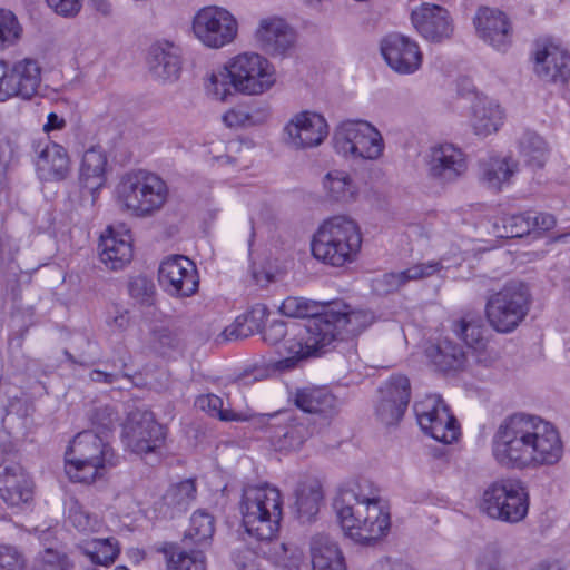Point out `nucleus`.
<instances>
[{
    "label": "nucleus",
    "instance_id": "13",
    "mask_svg": "<svg viewBox=\"0 0 570 570\" xmlns=\"http://www.w3.org/2000/svg\"><path fill=\"white\" fill-rule=\"evenodd\" d=\"M235 91L246 95H261L275 83L274 70L263 56L245 52L233 58L227 65Z\"/></svg>",
    "mask_w": 570,
    "mask_h": 570
},
{
    "label": "nucleus",
    "instance_id": "46",
    "mask_svg": "<svg viewBox=\"0 0 570 570\" xmlns=\"http://www.w3.org/2000/svg\"><path fill=\"white\" fill-rule=\"evenodd\" d=\"M269 114L266 108L236 107L223 116L227 127H252L263 124Z\"/></svg>",
    "mask_w": 570,
    "mask_h": 570
},
{
    "label": "nucleus",
    "instance_id": "49",
    "mask_svg": "<svg viewBox=\"0 0 570 570\" xmlns=\"http://www.w3.org/2000/svg\"><path fill=\"white\" fill-rule=\"evenodd\" d=\"M279 311L285 316L307 318V322L321 315L317 311V305L304 297H287L283 301Z\"/></svg>",
    "mask_w": 570,
    "mask_h": 570
},
{
    "label": "nucleus",
    "instance_id": "33",
    "mask_svg": "<svg viewBox=\"0 0 570 570\" xmlns=\"http://www.w3.org/2000/svg\"><path fill=\"white\" fill-rule=\"evenodd\" d=\"M107 151L101 145L88 148L82 156L80 166V183L92 198L105 186L107 178Z\"/></svg>",
    "mask_w": 570,
    "mask_h": 570
},
{
    "label": "nucleus",
    "instance_id": "36",
    "mask_svg": "<svg viewBox=\"0 0 570 570\" xmlns=\"http://www.w3.org/2000/svg\"><path fill=\"white\" fill-rule=\"evenodd\" d=\"M480 179L489 189L500 191L518 171V161L512 157H491L480 165Z\"/></svg>",
    "mask_w": 570,
    "mask_h": 570
},
{
    "label": "nucleus",
    "instance_id": "19",
    "mask_svg": "<svg viewBox=\"0 0 570 570\" xmlns=\"http://www.w3.org/2000/svg\"><path fill=\"white\" fill-rule=\"evenodd\" d=\"M425 161L428 176L440 185L455 183L468 169L465 154L453 144H440L431 147Z\"/></svg>",
    "mask_w": 570,
    "mask_h": 570
},
{
    "label": "nucleus",
    "instance_id": "53",
    "mask_svg": "<svg viewBox=\"0 0 570 570\" xmlns=\"http://www.w3.org/2000/svg\"><path fill=\"white\" fill-rule=\"evenodd\" d=\"M129 295L138 303L151 305L156 287L153 279L145 275L132 277L128 283Z\"/></svg>",
    "mask_w": 570,
    "mask_h": 570
},
{
    "label": "nucleus",
    "instance_id": "32",
    "mask_svg": "<svg viewBox=\"0 0 570 570\" xmlns=\"http://www.w3.org/2000/svg\"><path fill=\"white\" fill-rule=\"evenodd\" d=\"M321 430L316 421L307 415H295L285 419V425L275 432V442L279 450H298L309 438Z\"/></svg>",
    "mask_w": 570,
    "mask_h": 570
},
{
    "label": "nucleus",
    "instance_id": "26",
    "mask_svg": "<svg viewBox=\"0 0 570 570\" xmlns=\"http://www.w3.org/2000/svg\"><path fill=\"white\" fill-rule=\"evenodd\" d=\"M284 130L294 148H312L325 139L328 126L322 115L305 110L296 114Z\"/></svg>",
    "mask_w": 570,
    "mask_h": 570
},
{
    "label": "nucleus",
    "instance_id": "29",
    "mask_svg": "<svg viewBox=\"0 0 570 570\" xmlns=\"http://www.w3.org/2000/svg\"><path fill=\"white\" fill-rule=\"evenodd\" d=\"M0 498L9 507H19L32 499V481L21 465L0 464Z\"/></svg>",
    "mask_w": 570,
    "mask_h": 570
},
{
    "label": "nucleus",
    "instance_id": "17",
    "mask_svg": "<svg viewBox=\"0 0 570 570\" xmlns=\"http://www.w3.org/2000/svg\"><path fill=\"white\" fill-rule=\"evenodd\" d=\"M492 455L494 460L505 469H534L539 468L535 456L524 450L513 431L512 423L508 416L499 424L491 441Z\"/></svg>",
    "mask_w": 570,
    "mask_h": 570
},
{
    "label": "nucleus",
    "instance_id": "40",
    "mask_svg": "<svg viewBox=\"0 0 570 570\" xmlns=\"http://www.w3.org/2000/svg\"><path fill=\"white\" fill-rule=\"evenodd\" d=\"M168 570H206L205 550L171 543L164 549Z\"/></svg>",
    "mask_w": 570,
    "mask_h": 570
},
{
    "label": "nucleus",
    "instance_id": "22",
    "mask_svg": "<svg viewBox=\"0 0 570 570\" xmlns=\"http://www.w3.org/2000/svg\"><path fill=\"white\" fill-rule=\"evenodd\" d=\"M534 72L547 82H567L570 78V52L550 41L537 42Z\"/></svg>",
    "mask_w": 570,
    "mask_h": 570
},
{
    "label": "nucleus",
    "instance_id": "14",
    "mask_svg": "<svg viewBox=\"0 0 570 570\" xmlns=\"http://www.w3.org/2000/svg\"><path fill=\"white\" fill-rule=\"evenodd\" d=\"M191 28L195 37L203 45L209 48H222L235 39L238 24L226 9L209 6L196 12Z\"/></svg>",
    "mask_w": 570,
    "mask_h": 570
},
{
    "label": "nucleus",
    "instance_id": "44",
    "mask_svg": "<svg viewBox=\"0 0 570 570\" xmlns=\"http://www.w3.org/2000/svg\"><path fill=\"white\" fill-rule=\"evenodd\" d=\"M293 326L295 328H297V332L294 334L293 337L286 338V340H285V336L287 334V323L284 322V321H273V322H271L267 326H265L262 330L263 340L266 343L271 344V345H276V344L281 343V345L278 347V353L281 355H285L283 358H281V360L276 361L275 363H273V368L275 371L284 372V371H289L291 370V368H278V366H277V363H279L283 360H286V358L291 357V354L285 350L284 344L288 340L299 338L301 335L305 336L304 330L306 327V324L303 327L297 326L296 324H293Z\"/></svg>",
    "mask_w": 570,
    "mask_h": 570
},
{
    "label": "nucleus",
    "instance_id": "42",
    "mask_svg": "<svg viewBox=\"0 0 570 570\" xmlns=\"http://www.w3.org/2000/svg\"><path fill=\"white\" fill-rule=\"evenodd\" d=\"M323 187L328 198L348 203L357 195V188L350 175L343 170H331L323 179Z\"/></svg>",
    "mask_w": 570,
    "mask_h": 570
},
{
    "label": "nucleus",
    "instance_id": "37",
    "mask_svg": "<svg viewBox=\"0 0 570 570\" xmlns=\"http://www.w3.org/2000/svg\"><path fill=\"white\" fill-rule=\"evenodd\" d=\"M109 269L119 271L134 257L131 230L125 225L109 226Z\"/></svg>",
    "mask_w": 570,
    "mask_h": 570
},
{
    "label": "nucleus",
    "instance_id": "34",
    "mask_svg": "<svg viewBox=\"0 0 570 570\" xmlns=\"http://www.w3.org/2000/svg\"><path fill=\"white\" fill-rule=\"evenodd\" d=\"M311 560L313 570H346L337 543L323 533L311 540Z\"/></svg>",
    "mask_w": 570,
    "mask_h": 570
},
{
    "label": "nucleus",
    "instance_id": "41",
    "mask_svg": "<svg viewBox=\"0 0 570 570\" xmlns=\"http://www.w3.org/2000/svg\"><path fill=\"white\" fill-rule=\"evenodd\" d=\"M295 513L301 522H311L317 514L320 502L322 500V491L320 484L303 483L295 490Z\"/></svg>",
    "mask_w": 570,
    "mask_h": 570
},
{
    "label": "nucleus",
    "instance_id": "52",
    "mask_svg": "<svg viewBox=\"0 0 570 570\" xmlns=\"http://www.w3.org/2000/svg\"><path fill=\"white\" fill-rule=\"evenodd\" d=\"M67 522L80 532L96 531L98 524L97 520L75 499H70L67 504Z\"/></svg>",
    "mask_w": 570,
    "mask_h": 570
},
{
    "label": "nucleus",
    "instance_id": "7",
    "mask_svg": "<svg viewBox=\"0 0 570 570\" xmlns=\"http://www.w3.org/2000/svg\"><path fill=\"white\" fill-rule=\"evenodd\" d=\"M106 443L95 431L78 433L65 453V471L73 482L90 483L105 472Z\"/></svg>",
    "mask_w": 570,
    "mask_h": 570
},
{
    "label": "nucleus",
    "instance_id": "4",
    "mask_svg": "<svg viewBox=\"0 0 570 570\" xmlns=\"http://www.w3.org/2000/svg\"><path fill=\"white\" fill-rule=\"evenodd\" d=\"M114 193L116 203L124 210L138 218H149L164 208L169 187L154 171L132 169L119 178Z\"/></svg>",
    "mask_w": 570,
    "mask_h": 570
},
{
    "label": "nucleus",
    "instance_id": "16",
    "mask_svg": "<svg viewBox=\"0 0 570 570\" xmlns=\"http://www.w3.org/2000/svg\"><path fill=\"white\" fill-rule=\"evenodd\" d=\"M158 281L164 291L175 297H189L199 285L196 265L184 255L166 257L159 265Z\"/></svg>",
    "mask_w": 570,
    "mask_h": 570
},
{
    "label": "nucleus",
    "instance_id": "15",
    "mask_svg": "<svg viewBox=\"0 0 570 570\" xmlns=\"http://www.w3.org/2000/svg\"><path fill=\"white\" fill-rule=\"evenodd\" d=\"M41 81V69L33 59H22L11 66L0 61V101L10 98H32Z\"/></svg>",
    "mask_w": 570,
    "mask_h": 570
},
{
    "label": "nucleus",
    "instance_id": "30",
    "mask_svg": "<svg viewBox=\"0 0 570 570\" xmlns=\"http://www.w3.org/2000/svg\"><path fill=\"white\" fill-rule=\"evenodd\" d=\"M256 39L267 53L282 56L293 48L295 32L284 19L269 17L259 21Z\"/></svg>",
    "mask_w": 570,
    "mask_h": 570
},
{
    "label": "nucleus",
    "instance_id": "11",
    "mask_svg": "<svg viewBox=\"0 0 570 570\" xmlns=\"http://www.w3.org/2000/svg\"><path fill=\"white\" fill-rule=\"evenodd\" d=\"M335 150L353 159H377L384 148L380 131L365 120L342 122L333 137Z\"/></svg>",
    "mask_w": 570,
    "mask_h": 570
},
{
    "label": "nucleus",
    "instance_id": "18",
    "mask_svg": "<svg viewBox=\"0 0 570 570\" xmlns=\"http://www.w3.org/2000/svg\"><path fill=\"white\" fill-rule=\"evenodd\" d=\"M473 26L476 37L499 52H507L512 46L513 27L508 14L497 8L480 7Z\"/></svg>",
    "mask_w": 570,
    "mask_h": 570
},
{
    "label": "nucleus",
    "instance_id": "5",
    "mask_svg": "<svg viewBox=\"0 0 570 570\" xmlns=\"http://www.w3.org/2000/svg\"><path fill=\"white\" fill-rule=\"evenodd\" d=\"M361 246L362 234L357 223L344 215L326 219L314 234L311 244L313 256L334 267L356 261Z\"/></svg>",
    "mask_w": 570,
    "mask_h": 570
},
{
    "label": "nucleus",
    "instance_id": "39",
    "mask_svg": "<svg viewBox=\"0 0 570 570\" xmlns=\"http://www.w3.org/2000/svg\"><path fill=\"white\" fill-rule=\"evenodd\" d=\"M215 532V520L209 513L197 510L193 513L188 529L179 544L207 550Z\"/></svg>",
    "mask_w": 570,
    "mask_h": 570
},
{
    "label": "nucleus",
    "instance_id": "35",
    "mask_svg": "<svg viewBox=\"0 0 570 570\" xmlns=\"http://www.w3.org/2000/svg\"><path fill=\"white\" fill-rule=\"evenodd\" d=\"M428 358L441 372L461 371L464 368L468 356L462 346L449 338L440 340L430 345L426 351Z\"/></svg>",
    "mask_w": 570,
    "mask_h": 570
},
{
    "label": "nucleus",
    "instance_id": "62",
    "mask_svg": "<svg viewBox=\"0 0 570 570\" xmlns=\"http://www.w3.org/2000/svg\"><path fill=\"white\" fill-rule=\"evenodd\" d=\"M267 368L254 367L250 371H245L238 376L237 381L240 385H248L255 381L263 380L267 376Z\"/></svg>",
    "mask_w": 570,
    "mask_h": 570
},
{
    "label": "nucleus",
    "instance_id": "23",
    "mask_svg": "<svg viewBox=\"0 0 570 570\" xmlns=\"http://www.w3.org/2000/svg\"><path fill=\"white\" fill-rule=\"evenodd\" d=\"M381 391V400L376 406V415L385 425H393L403 417L410 399V380L404 375H393Z\"/></svg>",
    "mask_w": 570,
    "mask_h": 570
},
{
    "label": "nucleus",
    "instance_id": "28",
    "mask_svg": "<svg viewBox=\"0 0 570 570\" xmlns=\"http://www.w3.org/2000/svg\"><path fill=\"white\" fill-rule=\"evenodd\" d=\"M197 498L195 479H186L171 484L164 495L154 503L157 518L174 519L186 512Z\"/></svg>",
    "mask_w": 570,
    "mask_h": 570
},
{
    "label": "nucleus",
    "instance_id": "25",
    "mask_svg": "<svg viewBox=\"0 0 570 570\" xmlns=\"http://www.w3.org/2000/svg\"><path fill=\"white\" fill-rule=\"evenodd\" d=\"M411 21L417 32L432 42L450 39L454 30L449 11L439 4L422 3L412 11Z\"/></svg>",
    "mask_w": 570,
    "mask_h": 570
},
{
    "label": "nucleus",
    "instance_id": "8",
    "mask_svg": "<svg viewBox=\"0 0 570 570\" xmlns=\"http://www.w3.org/2000/svg\"><path fill=\"white\" fill-rule=\"evenodd\" d=\"M480 507L491 519L518 523L528 514L529 494L520 480L502 479L484 490Z\"/></svg>",
    "mask_w": 570,
    "mask_h": 570
},
{
    "label": "nucleus",
    "instance_id": "9",
    "mask_svg": "<svg viewBox=\"0 0 570 570\" xmlns=\"http://www.w3.org/2000/svg\"><path fill=\"white\" fill-rule=\"evenodd\" d=\"M530 297L527 284L520 281L507 283L487 302L485 314L490 325L501 333L515 330L529 312Z\"/></svg>",
    "mask_w": 570,
    "mask_h": 570
},
{
    "label": "nucleus",
    "instance_id": "60",
    "mask_svg": "<svg viewBox=\"0 0 570 570\" xmlns=\"http://www.w3.org/2000/svg\"><path fill=\"white\" fill-rule=\"evenodd\" d=\"M532 232H548L556 226V217L549 213L530 212Z\"/></svg>",
    "mask_w": 570,
    "mask_h": 570
},
{
    "label": "nucleus",
    "instance_id": "21",
    "mask_svg": "<svg viewBox=\"0 0 570 570\" xmlns=\"http://www.w3.org/2000/svg\"><path fill=\"white\" fill-rule=\"evenodd\" d=\"M381 52L389 67L400 75L414 73L422 65V52L417 43L400 33L384 37Z\"/></svg>",
    "mask_w": 570,
    "mask_h": 570
},
{
    "label": "nucleus",
    "instance_id": "31",
    "mask_svg": "<svg viewBox=\"0 0 570 570\" xmlns=\"http://www.w3.org/2000/svg\"><path fill=\"white\" fill-rule=\"evenodd\" d=\"M444 268L442 261L421 263L401 272H390L372 279V289L380 296H385L399 291L410 281L430 277Z\"/></svg>",
    "mask_w": 570,
    "mask_h": 570
},
{
    "label": "nucleus",
    "instance_id": "59",
    "mask_svg": "<svg viewBox=\"0 0 570 570\" xmlns=\"http://www.w3.org/2000/svg\"><path fill=\"white\" fill-rule=\"evenodd\" d=\"M154 344L160 353H166L177 346V338L167 327H159L154 331Z\"/></svg>",
    "mask_w": 570,
    "mask_h": 570
},
{
    "label": "nucleus",
    "instance_id": "3",
    "mask_svg": "<svg viewBox=\"0 0 570 570\" xmlns=\"http://www.w3.org/2000/svg\"><path fill=\"white\" fill-rule=\"evenodd\" d=\"M240 513L247 534L261 544L273 546L267 551L263 550L264 554H271L282 560L288 559L289 566H298L302 552L297 548L274 542L283 517V498L276 487L269 483L244 487Z\"/></svg>",
    "mask_w": 570,
    "mask_h": 570
},
{
    "label": "nucleus",
    "instance_id": "6",
    "mask_svg": "<svg viewBox=\"0 0 570 570\" xmlns=\"http://www.w3.org/2000/svg\"><path fill=\"white\" fill-rule=\"evenodd\" d=\"M520 442L539 466L560 461L563 445L556 428L539 416L514 413L508 416Z\"/></svg>",
    "mask_w": 570,
    "mask_h": 570
},
{
    "label": "nucleus",
    "instance_id": "20",
    "mask_svg": "<svg viewBox=\"0 0 570 570\" xmlns=\"http://www.w3.org/2000/svg\"><path fill=\"white\" fill-rule=\"evenodd\" d=\"M294 404L303 411L301 415L312 417L321 429L328 425L338 413L337 397L325 386H306L293 393Z\"/></svg>",
    "mask_w": 570,
    "mask_h": 570
},
{
    "label": "nucleus",
    "instance_id": "63",
    "mask_svg": "<svg viewBox=\"0 0 570 570\" xmlns=\"http://www.w3.org/2000/svg\"><path fill=\"white\" fill-rule=\"evenodd\" d=\"M371 570H414L410 564L399 561V560H392L390 558L380 560L373 567Z\"/></svg>",
    "mask_w": 570,
    "mask_h": 570
},
{
    "label": "nucleus",
    "instance_id": "1",
    "mask_svg": "<svg viewBox=\"0 0 570 570\" xmlns=\"http://www.w3.org/2000/svg\"><path fill=\"white\" fill-rule=\"evenodd\" d=\"M374 322L372 312L334 302L320 316L306 322L305 336L288 340L284 347L291 357L277 363L278 368H294L299 361L325 351L336 340L360 335Z\"/></svg>",
    "mask_w": 570,
    "mask_h": 570
},
{
    "label": "nucleus",
    "instance_id": "55",
    "mask_svg": "<svg viewBox=\"0 0 570 570\" xmlns=\"http://www.w3.org/2000/svg\"><path fill=\"white\" fill-rule=\"evenodd\" d=\"M196 404L210 416L218 417L222 421H230L233 417L228 411L223 410V400L214 394L202 395Z\"/></svg>",
    "mask_w": 570,
    "mask_h": 570
},
{
    "label": "nucleus",
    "instance_id": "45",
    "mask_svg": "<svg viewBox=\"0 0 570 570\" xmlns=\"http://www.w3.org/2000/svg\"><path fill=\"white\" fill-rule=\"evenodd\" d=\"M520 153L527 158V161L538 168L543 167L548 149L547 144L537 132L527 130L519 139Z\"/></svg>",
    "mask_w": 570,
    "mask_h": 570
},
{
    "label": "nucleus",
    "instance_id": "54",
    "mask_svg": "<svg viewBox=\"0 0 570 570\" xmlns=\"http://www.w3.org/2000/svg\"><path fill=\"white\" fill-rule=\"evenodd\" d=\"M79 549L96 566H107V539H91L79 544Z\"/></svg>",
    "mask_w": 570,
    "mask_h": 570
},
{
    "label": "nucleus",
    "instance_id": "2",
    "mask_svg": "<svg viewBox=\"0 0 570 570\" xmlns=\"http://www.w3.org/2000/svg\"><path fill=\"white\" fill-rule=\"evenodd\" d=\"M334 509L344 533L362 546H372L387 535L390 512L367 481L340 488Z\"/></svg>",
    "mask_w": 570,
    "mask_h": 570
},
{
    "label": "nucleus",
    "instance_id": "24",
    "mask_svg": "<svg viewBox=\"0 0 570 570\" xmlns=\"http://www.w3.org/2000/svg\"><path fill=\"white\" fill-rule=\"evenodd\" d=\"M147 67L154 79L163 85L178 81L183 70L180 48L169 41L153 43L147 53Z\"/></svg>",
    "mask_w": 570,
    "mask_h": 570
},
{
    "label": "nucleus",
    "instance_id": "64",
    "mask_svg": "<svg viewBox=\"0 0 570 570\" xmlns=\"http://www.w3.org/2000/svg\"><path fill=\"white\" fill-rule=\"evenodd\" d=\"M478 570H503L500 560L494 551L484 554L478 564Z\"/></svg>",
    "mask_w": 570,
    "mask_h": 570
},
{
    "label": "nucleus",
    "instance_id": "10",
    "mask_svg": "<svg viewBox=\"0 0 570 570\" xmlns=\"http://www.w3.org/2000/svg\"><path fill=\"white\" fill-rule=\"evenodd\" d=\"M166 428L157 422L149 410L131 411L122 424L120 439L125 449L141 458L156 454L164 448Z\"/></svg>",
    "mask_w": 570,
    "mask_h": 570
},
{
    "label": "nucleus",
    "instance_id": "51",
    "mask_svg": "<svg viewBox=\"0 0 570 570\" xmlns=\"http://www.w3.org/2000/svg\"><path fill=\"white\" fill-rule=\"evenodd\" d=\"M22 27L13 12L0 9V50L13 46L21 37Z\"/></svg>",
    "mask_w": 570,
    "mask_h": 570
},
{
    "label": "nucleus",
    "instance_id": "61",
    "mask_svg": "<svg viewBox=\"0 0 570 570\" xmlns=\"http://www.w3.org/2000/svg\"><path fill=\"white\" fill-rule=\"evenodd\" d=\"M116 513L128 514L134 508V499L130 492H124L115 498V504L112 505Z\"/></svg>",
    "mask_w": 570,
    "mask_h": 570
},
{
    "label": "nucleus",
    "instance_id": "57",
    "mask_svg": "<svg viewBox=\"0 0 570 570\" xmlns=\"http://www.w3.org/2000/svg\"><path fill=\"white\" fill-rule=\"evenodd\" d=\"M471 356L474 358L476 364L483 367H492L500 360V354L498 350L492 346H489L487 343H484V345H481L476 350L472 351Z\"/></svg>",
    "mask_w": 570,
    "mask_h": 570
},
{
    "label": "nucleus",
    "instance_id": "58",
    "mask_svg": "<svg viewBox=\"0 0 570 570\" xmlns=\"http://www.w3.org/2000/svg\"><path fill=\"white\" fill-rule=\"evenodd\" d=\"M46 2L57 14L65 18L77 16L82 6L81 0H46Z\"/></svg>",
    "mask_w": 570,
    "mask_h": 570
},
{
    "label": "nucleus",
    "instance_id": "38",
    "mask_svg": "<svg viewBox=\"0 0 570 570\" xmlns=\"http://www.w3.org/2000/svg\"><path fill=\"white\" fill-rule=\"evenodd\" d=\"M471 125L479 136H489L497 132L503 121V111L493 100L478 99L472 108Z\"/></svg>",
    "mask_w": 570,
    "mask_h": 570
},
{
    "label": "nucleus",
    "instance_id": "27",
    "mask_svg": "<svg viewBox=\"0 0 570 570\" xmlns=\"http://www.w3.org/2000/svg\"><path fill=\"white\" fill-rule=\"evenodd\" d=\"M36 169L43 180H63L69 173V157L66 149L50 140L33 145Z\"/></svg>",
    "mask_w": 570,
    "mask_h": 570
},
{
    "label": "nucleus",
    "instance_id": "50",
    "mask_svg": "<svg viewBox=\"0 0 570 570\" xmlns=\"http://www.w3.org/2000/svg\"><path fill=\"white\" fill-rule=\"evenodd\" d=\"M503 232L499 233L502 238H520L529 235L531 229L530 212L514 215H507L500 219Z\"/></svg>",
    "mask_w": 570,
    "mask_h": 570
},
{
    "label": "nucleus",
    "instance_id": "48",
    "mask_svg": "<svg viewBox=\"0 0 570 570\" xmlns=\"http://www.w3.org/2000/svg\"><path fill=\"white\" fill-rule=\"evenodd\" d=\"M208 95L215 99L225 101L235 91V81L227 66L214 71L206 85Z\"/></svg>",
    "mask_w": 570,
    "mask_h": 570
},
{
    "label": "nucleus",
    "instance_id": "12",
    "mask_svg": "<svg viewBox=\"0 0 570 570\" xmlns=\"http://www.w3.org/2000/svg\"><path fill=\"white\" fill-rule=\"evenodd\" d=\"M421 430L432 439L450 444L456 441L460 429L449 406L438 394H429L413 406Z\"/></svg>",
    "mask_w": 570,
    "mask_h": 570
},
{
    "label": "nucleus",
    "instance_id": "47",
    "mask_svg": "<svg viewBox=\"0 0 570 570\" xmlns=\"http://www.w3.org/2000/svg\"><path fill=\"white\" fill-rule=\"evenodd\" d=\"M453 331L472 351L487 343L485 328L479 320L462 318L453 324Z\"/></svg>",
    "mask_w": 570,
    "mask_h": 570
},
{
    "label": "nucleus",
    "instance_id": "56",
    "mask_svg": "<svg viewBox=\"0 0 570 570\" xmlns=\"http://www.w3.org/2000/svg\"><path fill=\"white\" fill-rule=\"evenodd\" d=\"M24 559L17 548L0 546V570H23Z\"/></svg>",
    "mask_w": 570,
    "mask_h": 570
},
{
    "label": "nucleus",
    "instance_id": "43",
    "mask_svg": "<svg viewBox=\"0 0 570 570\" xmlns=\"http://www.w3.org/2000/svg\"><path fill=\"white\" fill-rule=\"evenodd\" d=\"M267 308L257 305L244 317H237L235 323L226 327L222 336L225 341H237L248 337L254 331L261 330V321L266 316Z\"/></svg>",
    "mask_w": 570,
    "mask_h": 570
}]
</instances>
